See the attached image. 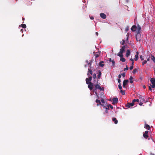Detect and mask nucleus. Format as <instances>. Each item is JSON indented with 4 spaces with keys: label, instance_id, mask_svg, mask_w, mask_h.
Listing matches in <instances>:
<instances>
[{
    "label": "nucleus",
    "instance_id": "f257e3e1",
    "mask_svg": "<svg viewBox=\"0 0 155 155\" xmlns=\"http://www.w3.org/2000/svg\"><path fill=\"white\" fill-rule=\"evenodd\" d=\"M141 29V27L139 25H138V31L137 32L136 38V40L137 41H140L142 39V37L140 34V30Z\"/></svg>",
    "mask_w": 155,
    "mask_h": 155
},
{
    "label": "nucleus",
    "instance_id": "f03ea898",
    "mask_svg": "<svg viewBox=\"0 0 155 155\" xmlns=\"http://www.w3.org/2000/svg\"><path fill=\"white\" fill-rule=\"evenodd\" d=\"M125 47L124 46H122L121 48L120 49V52L117 54V56H122L123 55V53L125 51Z\"/></svg>",
    "mask_w": 155,
    "mask_h": 155
},
{
    "label": "nucleus",
    "instance_id": "7ed1b4c3",
    "mask_svg": "<svg viewBox=\"0 0 155 155\" xmlns=\"http://www.w3.org/2000/svg\"><path fill=\"white\" fill-rule=\"evenodd\" d=\"M94 86L95 88L93 89L94 91H96L97 89H99L100 91H104V88L103 87H101L100 85L98 84H97L95 85Z\"/></svg>",
    "mask_w": 155,
    "mask_h": 155
},
{
    "label": "nucleus",
    "instance_id": "20e7f679",
    "mask_svg": "<svg viewBox=\"0 0 155 155\" xmlns=\"http://www.w3.org/2000/svg\"><path fill=\"white\" fill-rule=\"evenodd\" d=\"M150 81L152 85L150 84V85L151 86L152 88H154L155 87V79L154 78H152L150 79Z\"/></svg>",
    "mask_w": 155,
    "mask_h": 155
},
{
    "label": "nucleus",
    "instance_id": "39448f33",
    "mask_svg": "<svg viewBox=\"0 0 155 155\" xmlns=\"http://www.w3.org/2000/svg\"><path fill=\"white\" fill-rule=\"evenodd\" d=\"M137 25V27L136 25H133L131 28V29L133 31H135L137 30V32L138 31V25Z\"/></svg>",
    "mask_w": 155,
    "mask_h": 155
},
{
    "label": "nucleus",
    "instance_id": "423d86ee",
    "mask_svg": "<svg viewBox=\"0 0 155 155\" xmlns=\"http://www.w3.org/2000/svg\"><path fill=\"white\" fill-rule=\"evenodd\" d=\"M88 87L89 89L90 90H92L94 87L93 84L91 82H90L88 84Z\"/></svg>",
    "mask_w": 155,
    "mask_h": 155
},
{
    "label": "nucleus",
    "instance_id": "0eeeda50",
    "mask_svg": "<svg viewBox=\"0 0 155 155\" xmlns=\"http://www.w3.org/2000/svg\"><path fill=\"white\" fill-rule=\"evenodd\" d=\"M92 77L91 76H90L89 78H87L86 79V83L87 84H88L89 83H90L91 81L92 80Z\"/></svg>",
    "mask_w": 155,
    "mask_h": 155
},
{
    "label": "nucleus",
    "instance_id": "6e6552de",
    "mask_svg": "<svg viewBox=\"0 0 155 155\" xmlns=\"http://www.w3.org/2000/svg\"><path fill=\"white\" fill-rule=\"evenodd\" d=\"M134 105V103L132 101V103H128L126 105V106L128 108H130V107H132Z\"/></svg>",
    "mask_w": 155,
    "mask_h": 155
},
{
    "label": "nucleus",
    "instance_id": "1a4fd4ad",
    "mask_svg": "<svg viewBox=\"0 0 155 155\" xmlns=\"http://www.w3.org/2000/svg\"><path fill=\"white\" fill-rule=\"evenodd\" d=\"M112 100L113 102L112 104H115L117 103L118 101V98L117 97L114 98H113Z\"/></svg>",
    "mask_w": 155,
    "mask_h": 155
},
{
    "label": "nucleus",
    "instance_id": "9d476101",
    "mask_svg": "<svg viewBox=\"0 0 155 155\" xmlns=\"http://www.w3.org/2000/svg\"><path fill=\"white\" fill-rule=\"evenodd\" d=\"M128 82V80H125L123 82V87H125L126 85L127 84V83Z\"/></svg>",
    "mask_w": 155,
    "mask_h": 155
},
{
    "label": "nucleus",
    "instance_id": "9b49d317",
    "mask_svg": "<svg viewBox=\"0 0 155 155\" xmlns=\"http://www.w3.org/2000/svg\"><path fill=\"white\" fill-rule=\"evenodd\" d=\"M148 133V131L147 130L145 132V133L143 134V136L146 139H147V138H148L149 137L147 134Z\"/></svg>",
    "mask_w": 155,
    "mask_h": 155
},
{
    "label": "nucleus",
    "instance_id": "f8f14e48",
    "mask_svg": "<svg viewBox=\"0 0 155 155\" xmlns=\"http://www.w3.org/2000/svg\"><path fill=\"white\" fill-rule=\"evenodd\" d=\"M100 15L101 17L103 19H105L106 18V15L103 13H101L100 14Z\"/></svg>",
    "mask_w": 155,
    "mask_h": 155
},
{
    "label": "nucleus",
    "instance_id": "ddd939ff",
    "mask_svg": "<svg viewBox=\"0 0 155 155\" xmlns=\"http://www.w3.org/2000/svg\"><path fill=\"white\" fill-rule=\"evenodd\" d=\"M119 56L120 58V61H121L123 62H124L126 60H125V58H124L123 57V55H122V56Z\"/></svg>",
    "mask_w": 155,
    "mask_h": 155
},
{
    "label": "nucleus",
    "instance_id": "4468645a",
    "mask_svg": "<svg viewBox=\"0 0 155 155\" xmlns=\"http://www.w3.org/2000/svg\"><path fill=\"white\" fill-rule=\"evenodd\" d=\"M95 102L97 103V105L98 106L100 105H101V104L100 100H98V99H96V100Z\"/></svg>",
    "mask_w": 155,
    "mask_h": 155
},
{
    "label": "nucleus",
    "instance_id": "2eb2a0df",
    "mask_svg": "<svg viewBox=\"0 0 155 155\" xmlns=\"http://www.w3.org/2000/svg\"><path fill=\"white\" fill-rule=\"evenodd\" d=\"M130 54V52L129 50H128L127 51L126 56L127 57H128Z\"/></svg>",
    "mask_w": 155,
    "mask_h": 155
},
{
    "label": "nucleus",
    "instance_id": "dca6fc26",
    "mask_svg": "<svg viewBox=\"0 0 155 155\" xmlns=\"http://www.w3.org/2000/svg\"><path fill=\"white\" fill-rule=\"evenodd\" d=\"M112 120L114 122V123L115 124H117L118 123L117 120V119L116 118H115V117L113 118H112Z\"/></svg>",
    "mask_w": 155,
    "mask_h": 155
},
{
    "label": "nucleus",
    "instance_id": "f3484780",
    "mask_svg": "<svg viewBox=\"0 0 155 155\" xmlns=\"http://www.w3.org/2000/svg\"><path fill=\"white\" fill-rule=\"evenodd\" d=\"M100 52L98 51L95 54H94V55L95 56L96 58H97L99 57Z\"/></svg>",
    "mask_w": 155,
    "mask_h": 155
},
{
    "label": "nucleus",
    "instance_id": "a211bd4d",
    "mask_svg": "<svg viewBox=\"0 0 155 155\" xmlns=\"http://www.w3.org/2000/svg\"><path fill=\"white\" fill-rule=\"evenodd\" d=\"M89 73H90L91 75H92V71L91 69H88V71L87 74V75L88 76L89 75Z\"/></svg>",
    "mask_w": 155,
    "mask_h": 155
},
{
    "label": "nucleus",
    "instance_id": "6ab92c4d",
    "mask_svg": "<svg viewBox=\"0 0 155 155\" xmlns=\"http://www.w3.org/2000/svg\"><path fill=\"white\" fill-rule=\"evenodd\" d=\"M101 74V73L100 70L98 71V74L97 75V78L100 79Z\"/></svg>",
    "mask_w": 155,
    "mask_h": 155
},
{
    "label": "nucleus",
    "instance_id": "aec40b11",
    "mask_svg": "<svg viewBox=\"0 0 155 155\" xmlns=\"http://www.w3.org/2000/svg\"><path fill=\"white\" fill-rule=\"evenodd\" d=\"M145 128H146L148 130H150V126L148 124H146L145 125Z\"/></svg>",
    "mask_w": 155,
    "mask_h": 155
},
{
    "label": "nucleus",
    "instance_id": "412c9836",
    "mask_svg": "<svg viewBox=\"0 0 155 155\" xmlns=\"http://www.w3.org/2000/svg\"><path fill=\"white\" fill-rule=\"evenodd\" d=\"M104 63L103 61H101L99 63V66L100 67H103L104 66V64H103Z\"/></svg>",
    "mask_w": 155,
    "mask_h": 155
},
{
    "label": "nucleus",
    "instance_id": "4be33fe9",
    "mask_svg": "<svg viewBox=\"0 0 155 155\" xmlns=\"http://www.w3.org/2000/svg\"><path fill=\"white\" fill-rule=\"evenodd\" d=\"M133 78L132 76H130V78L129 80H130V83L132 84L133 83Z\"/></svg>",
    "mask_w": 155,
    "mask_h": 155
},
{
    "label": "nucleus",
    "instance_id": "5701e85b",
    "mask_svg": "<svg viewBox=\"0 0 155 155\" xmlns=\"http://www.w3.org/2000/svg\"><path fill=\"white\" fill-rule=\"evenodd\" d=\"M151 59L155 63V58L153 56L151 55Z\"/></svg>",
    "mask_w": 155,
    "mask_h": 155
},
{
    "label": "nucleus",
    "instance_id": "b1692460",
    "mask_svg": "<svg viewBox=\"0 0 155 155\" xmlns=\"http://www.w3.org/2000/svg\"><path fill=\"white\" fill-rule=\"evenodd\" d=\"M138 55L137 54H136L135 55V58H134V60L135 61H137L138 60Z\"/></svg>",
    "mask_w": 155,
    "mask_h": 155
},
{
    "label": "nucleus",
    "instance_id": "393cba45",
    "mask_svg": "<svg viewBox=\"0 0 155 155\" xmlns=\"http://www.w3.org/2000/svg\"><path fill=\"white\" fill-rule=\"evenodd\" d=\"M137 72V69H134L133 71V74H135L136 72Z\"/></svg>",
    "mask_w": 155,
    "mask_h": 155
},
{
    "label": "nucleus",
    "instance_id": "a878e982",
    "mask_svg": "<svg viewBox=\"0 0 155 155\" xmlns=\"http://www.w3.org/2000/svg\"><path fill=\"white\" fill-rule=\"evenodd\" d=\"M133 102L134 103L136 101L139 102V100L138 99H134L133 100Z\"/></svg>",
    "mask_w": 155,
    "mask_h": 155
},
{
    "label": "nucleus",
    "instance_id": "bb28decb",
    "mask_svg": "<svg viewBox=\"0 0 155 155\" xmlns=\"http://www.w3.org/2000/svg\"><path fill=\"white\" fill-rule=\"evenodd\" d=\"M21 27L23 28H26V25L25 24H22L21 25Z\"/></svg>",
    "mask_w": 155,
    "mask_h": 155
},
{
    "label": "nucleus",
    "instance_id": "cd10ccee",
    "mask_svg": "<svg viewBox=\"0 0 155 155\" xmlns=\"http://www.w3.org/2000/svg\"><path fill=\"white\" fill-rule=\"evenodd\" d=\"M120 92L121 93L122 95H124L125 94V92L123 91L122 89L120 90Z\"/></svg>",
    "mask_w": 155,
    "mask_h": 155
},
{
    "label": "nucleus",
    "instance_id": "c85d7f7f",
    "mask_svg": "<svg viewBox=\"0 0 155 155\" xmlns=\"http://www.w3.org/2000/svg\"><path fill=\"white\" fill-rule=\"evenodd\" d=\"M118 87L120 89V90L122 89V86H121V84L120 83L118 85Z\"/></svg>",
    "mask_w": 155,
    "mask_h": 155
},
{
    "label": "nucleus",
    "instance_id": "c756f323",
    "mask_svg": "<svg viewBox=\"0 0 155 155\" xmlns=\"http://www.w3.org/2000/svg\"><path fill=\"white\" fill-rule=\"evenodd\" d=\"M111 62L112 64V66H114L115 65V62L114 61V60H113L112 61H111Z\"/></svg>",
    "mask_w": 155,
    "mask_h": 155
},
{
    "label": "nucleus",
    "instance_id": "7c9ffc66",
    "mask_svg": "<svg viewBox=\"0 0 155 155\" xmlns=\"http://www.w3.org/2000/svg\"><path fill=\"white\" fill-rule=\"evenodd\" d=\"M147 61L144 60L143 62H142V65H143L147 63Z\"/></svg>",
    "mask_w": 155,
    "mask_h": 155
},
{
    "label": "nucleus",
    "instance_id": "2f4dec72",
    "mask_svg": "<svg viewBox=\"0 0 155 155\" xmlns=\"http://www.w3.org/2000/svg\"><path fill=\"white\" fill-rule=\"evenodd\" d=\"M93 78L94 79H95L96 78V74H94L93 75Z\"/></svg>",
    "mask_w": 155,
    "mask_h": 155
},
{
    "label": "nucleus",
    "instance_id": "473e14b6",
    "mask_svg": "<svg viewBox=\"0 0 155 155\" xmlns=\"http://www.w3.org/2000/svg\"><path fill=\"white\" fill-rule=\"evenodd\" d=\"M128 68H129L127 66V65L126 66V68H124V71H125L126 70V69L127 70H128Z\"/></svg>",
    "mask_w": 155,
    "mask_h": 155
},
{
    "label": "nucleus",
    "instance_id": "72a5a7b5",
    "mask_svg": "<svg viewBox=\"0 0 155 155\" xmlns=\"http://www.w3.org/2000/svg\"><path fill=\"white\" fill-rule=\"evenodd\" d=\"M105 108L106 109V110H109V106L107 105V107L105 106Z\"/></svg>",
    "mask_w": 155,
    "mask_h": 155
},
{
    "label": "nucleus",
    "instance_id": "f704fd0d",
    "mask_svg": "<svg viewBox=\"0 0 155 155\" xmlns=\"http://www.w3.org/2000/svg\"><path fill=\"white\" fill-rule=\"evenodd\" d=\"M108 106H109V107H110V108L111 109H112L113 108V107L112 105H111V104H110L108 105Z\"/></svg>",
    "mask_w": 155,
    "mask_h": 155
},
{
    "label": "nucleus",
    "instance_id": "c9c22d12",
    "mask_svg": "<svg viewBox=\"0 0 155 155\" xmlns=\"http://www.w3.org/2000/svg\"><path fill=\"white\" fill-rule=\"evenodd\" d=\"M152 87H151V86L150 85V86H149V90L151 91H152Z\"/></svg>",
    "mask_w": 155,
    "mask_h": 155
},
{
    "label": "nucleus",
    "instance_id": "e433bc0d",
    "mask_svg": "<svg viewBox=\"0 0 155 155\" xmlns=\"http://www.w3.org/2000/svg\"><path fill=\"white\" fill-rule=\"evenodd\" d=\"M122 76L123 77H124L125 76V73H123L122 74Z\"/></svg>",
    "mask_w": 155,
    "mask_h": 155
},
{
    "label": "nucleus",
    "instance_id": "4c0bfd02",
    "mask_svg": "<svg viewBox=\"0 0 155 155\" xmlns=\"http://www.w3.org/2000/svg\"><path fill=\"white\" fill-rule=\"evenodd\" d=\"M101 101L102 103H104L105 101H104V100L103 99H101Z\"/></svg>",
    "mask_w": 155,
    "mask_h": 155
},
{
    "label": "nucleus",
    "instance_id": "58836bf2",
    "mask_svg": "<svg viewBox=\"0 0 155 155\" xmlns=\"http://www.w3.org/2000/svg\"><path fill=\"white\" fill-rule=\"evenodd\" d=\"M130 68V70H132V69H133V66H132V65H131V66H130V68Z\"/></svg>",
    "mask_w": 155,
    "mask_h": 155
},
{
    "label": "nucleus",
    "instance_id": "ea45409f",
    "mask_svg": "<svg viewBox=\"0 0 155 155\" xmlns=\"http://www.w3.org/2000/svg\"><path fill=\"white\" fill-rule=\"evenodd\" d=\"M140 58L141 59L142 61H143L144 60L143 58H142V55H140Z\"/></svg>",
    "mask_w": 155,
    "mask_h": 155
},
{
    "label": "nucleus",
    "instance_id": "a19ab883",
    "mask_svg": "<svg viewBox=\"0 0 155 155\" xmlns=\"http://www.w3.org/2000/svg\"><path fill=\"white\" fill-rule=\"evenodd\" d=\"M125 43V41L124 40H123L121 44L122 45H124Z\"/></svg>",
    "mask_w": 155,
    "mask_h": 155
},
{
    "label": "nucleus",
    "instance_id": "79ce46f5",
    "mask_svg": "<svg viewBox=\"0 0 155 155\" xmlns=\"http://www.w3.org/2000/svg\"><path fill=\"white\" fill-rule=\"evenodd\" d=\"M128 30H129V28H128V27H127L126 29H125V31H128Z\"/></svg>",
    "mask_w": 155,
    "mask_h": 155
},
{
    "label": "nucleus",
    "instance_id": "37998d69",
    "mask_svg": "<svg viewBox=\"0 0 155 155\" xmlns=\"http://www.w3.org/2000/svg\"><path fill=\"white\" fill-rule=\"evenodd\" d=\"M90 18L91 20H93L94 19V17L93 16H91L90 17Z\"/></svg>",
    "mask_w": 155,
    "mask_h": 155
},
{
    "label": "nucleus",
    "instance_id": "c03bdc74",
    "mask_svg": "<svg viewBox=\"0 0 155 155\" xmlns=\"http://www.w3.org/2000/svg\"><path fill=\"white\" fill-rule=\"evenodd\" d=\"M120 82H121L120 79H118V82L120 84Z\"/></svg>",
    "mask_w": 155,
    "mask_h": 155
},
{
    "label": "nucleus",
    "instance_id": "a18cd8bd",
    "mask_svg": "<svg viewBox=\"0 0 155 155\" xmlns=\"http://www.w3.org/2000/svg\"><path fill=\"white\" fill-rule=\"evenodd\" d=\"M121 77V74H119L118 75V78L119 79H120Z\"/></svg>",
    "mask_w": 155,
    "mask_h": 155
},
{
    "label": "nucleus",
    "instance_id": "49530a36",
    "mask_svg": "<svg viewBox=\"0 0 155 155\" xmlns=\"http://www.w3.org/2000/svg\"><path fill=\"white\" fill-rule=\"evenodd\" d=\"M143 104V103H142V102H141L139 103V104L141 106Z\"/></svg>",
    "mask_w": 155,
    "mask_h": 155
},
{
    "label": "nucleus",
    "instance_id": "de8ad7c7",
    "mask_svg": "<svg viewBox=\"0 0 155 155\" xmlns=\"http://www.w3.org/2000/svg\"><path fill=\"white\" fill-rule=\"evenodd\" d=\"M101 106H103L104 107V108H105V106H104V104H101Z\"/></svg>",
    "mask_w": 155,
    "mask_h": 155
},
{
    "label": "nucleus",
    "instance_id": "09e8293b",
    "mask_svg": "<svg viewBox=\"0 0 155 155\" xmlns=\"http://www.w3.org/2000/svg\"><path fill=\"white\" fill-rule=\"evenodd\" d=\"M142 101H145V100L143 98H142Z\"/></svg>",
    "mask_w": 155,
    "mask_h": 155
},
{
    "label": "nucleus",
    "instance_id": "8fccbe9b",
    "mask_svg": "<svg viewBox=\"0 0 155 155\" xmlns=\"http://www.w3.org/2000/svg\"><path fill=\"white\" fill-rule=\"evenodd\" d=\"M130 60L132 62L134 61V59H133V58H130Z\"/></svg>",
    "mask_w": 155,
    "mask_h": 155
},
{
    "label": "nucleus",
    "instance_id": "3c124183",
    "mask_svg": "<svg viewBox=\"0 0 155 155\" xmlns=\"http://www.w3.org/2000/svg\"><path fill=\"white\" fill-rule=\"evenodd\" d=\"M134 65V61H133L132 62V64H131V65L132 66H133Z\"/></svg>",
    "mask_w": 155,
    "mask_h": 155
},
{
    "label": "nucleus",
    "instance_id": "603ef678",
    "mask_svg": "<svg viewBox=\"0 0 155 155\" xmlns=\"http://www.w3.org/2000/svg\"><path fill=\"white\" fill-rule=\"evenodd\" d=\"M95 94H96L97 95V96H98V94L96 92V91H95Z\"/></svg>",
    "mask_w": 155,
    "mask_h": 155
},
{
    "label": "nucleus",
    "instance_id": "864d4df0",
    "mask_svg": "<svg viewBox=\"0 0 155 155\" xmlns=\"http://www.w3.org/2000/svg\"><path fill=\"white\" fill-rule=\"evenodd\" d=\"M112 61V60L111 59V58H110L109 60V61L110 62H111V61Z\"/></svg>",
    "mask_w": 155,
    "mask_h": 155
},
{
    "label": "nucleus",
    "instance_id": "5fc2aeb1",
    "mask_svg": "<svg viewBox=\"0 0 155 155\" xmlns=\"http://www.w3.org/2000/svg\"><path fill=\"white\" fill-rule=\"evenodd\" d=\"M95 34L97 36L98 35V33L97 32H96Z\"/></svg>",
    "mask_w": 155,
    "mask_h": 155
},
{
    "label": "nucleus",
    "instance_id": "6e6d98bb",
    "mask_svg": "<svg viewBox=\"0 0 155 155\" xmlns=\"http://www.w3.org/2000/svg\"><path fill=\"white\" fill-rule=\"evenodd\" d=\"M105 112H106V113H108V111H107V110H106H106H105Z\"/></svg>",
    "mask_w": 155,
    "mask_h": 155
},
{
    "label": "nucleus",
    "instance_id": "4d7b16f0",
    "mask_svg": "<svg viewBox=\"0 0 155 155\" xmlns=\"http://www.w3.org/2000/svg\"><path fill=\"white\" fill-rule=\"evenodd\" d=\"M143 87L144 89H145L146 87V86L145 85H143Z\"/></svg>",
    "mask_w": 155,
    "mask_h": 155
},
{
    "label": "nucleus",
    "instance_id": "13d9d810",
    "mask_svg": "<svg viewBox=\"0 0 155 155\" xmlns=\"http://www.w3.org/2000/svg\"><path fill=\"white\" fill-rule=\"evenodd\" d=\"M149 60H150V58H147V61H149Z\"/></svg>",
    "mask_w": 155,
    "mask_h": 155
},
{
    "label": "nucleus",
    "instance_id": "bf43d9fd",
    "mask_svg": "<svg viewBox=\"0 0 155 155\" xmlns=\"http://www.w3.org/2000/svg\"><path fill=\"white\" fill-rule=\"evenodd\" d=\"M150 155H155L154 154L152 153H150Z\"/></svg>",
    "mask_w": 155,
    "mask_h": 155
},
{
    "label": "nucleus",
    "instance_id": "052dcab7",
    "mask_svg": "<svg viewBox=\"0 0 155 155\" xmlns=\"http://www.w3.org/2000/svg\"><path fill=\"white\" fill-rule=\"evenodd\" d=\"M136 53H137L136 54H137V55H138V54H139L138 52H137Z\"/></svg>",
    "mask_w": 155,
    "mask_h": 155
},
{
    "label": "nucleus",
    "instance_id": "680f3d73",
    "mask_svg": "<svg viewBox=\"0 0 155 155\" xmlns=\"http://www.w3.org/2000/svg\"><path fill=\"white\" fill-rule=\"evenodd\" d=\"M140 78L141 80L142 79V77H140Z\"/></svg>",
    "mask_w": 155,
    "mask_h": 155
},
{
    "label": "nucleus",
    "instance_id": "e2e57ef3",
    "mask_svg": "<svg viewBox=\"0 0 155 155\" xmlns=\"http://www.w3.org/2000/svg\"><path fill=\"white\" fill-rule=\"evenodd\" d=\"M86 62L87 63H88V61H86Z\"/></svg>",
    "mask_w": 155,
    "mask_h": 155
},
{
    "label": "nucleus",
    "instance_id": "0e129e2a",
    "mask_svg": "<svg viewBox=\"0 0 155 155\" xmlns=\"http://www.w3.org/2000/svg\"><path fill=\"white\" fill-rule=\"evenodd\" d=\"M21 31H23V29H21Z\"/></svg>",
    "mask_w": 155,
    "mask_h": 155
},
{
    "label": "nucleus",
    "instance_id": "69168bd1",
    "mask_svg": "<svg viewBox=\"0 0 155 155\" xmlns=\"http://www.w3.org/2000/svg\"><path fill=\"white\" fill-rule=\"evenodd\" d=\"M112 51L113 52V50H112Z\"/></svg>",
    "mask_w": 155,
    "mask_h": 155
},
{
    "label": "nucleus",
    "instance_id": "338daca9",
    "mask_svg": "<svg viewBox=\"0 0 155 155\" xmlns=\"http://www.w3.org/2000/svg\"><path fill=\"white\" fill-rule=\"evenodd\" d=\"M154 74H155V72H154Z\"/></svg>",
    "mask_w": 155,
    "mask_h": 155
}]
</instances>
